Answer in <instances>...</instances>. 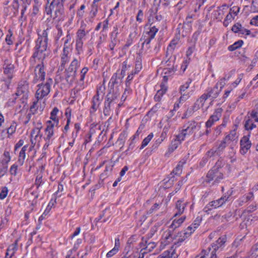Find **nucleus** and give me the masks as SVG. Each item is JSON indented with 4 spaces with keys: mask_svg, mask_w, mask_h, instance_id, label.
<instances>
[{
    "mask_svg": "<svg viewBox=\"0 0 258 258\" xmlns=\"http://www.w3.org/2000/svg\"><path fill=\"white\" fill-rule=\"evenodd\" d=\"M248 118L252 119L254 122H258V112L256 110H252Z\"/></svg>",
    "mask_w": 258,
    "mask_h": 258,
    "instance_id": "a19ab883",
    "label": "nucleus"
},
{
    "mask_svg": "<svg viewBox=\"0 0 258 258\" xmlns=\"http://www.w3.org/2000/svg\"><path fill=\"white\" fill-rule=\"evenodd\" d=\"M191 83V81L189 80L186 82L183 85L180 86V93L182 94L184 93V92L187 89L189 86V84Z\"/></svg>",
    "mask_w": 258,
    "mask_h": 258,
    "instance_id": "a18cd8bd",
    "label": "nucleus"
},
{
    "mask_svg": "<svg viewBox=\"0 0 258 258\" xmlns=\"http://www.w3.org/2000/svg\"><path fill=\"white\" fill-rule=\"evenodd\" d=\"M208 96L205 94H203L199 99H198L193 107V110L197 111L202 108L206 101L208 99Z\"/></svg>",
    "mask_w": 258,
    "mask_h": 258,
    "instance_id": "aec40b11",
    "label": "nucleus"
},
{
    "mask_svg": "<svg viewBox=\"0 0 258 258\" xmlns=\"http://www.w3.org/2000/svg\"><path fill=\"white\" fill-rule=\"evenodd\" d=\"M132 138H131L129 140V141H130V143L129 144L128 148L127 150H126V151H125L126 154L128 153V151L132 150L135 147V137H133Z\"/></svg>",
    "mask_w": 258,
    "mask_h": 258,
    "instance_id": "49530a36",
    "label": "nucleus"
},
{
    "mask_svg": "<svg viewBox=\"0 0 258 258\" xmlns=\"http://www.w3.org/2000/svg\"><path fill=\"white\" fill-rule=\"evenodd\" d=\"M127 134L126 132H123L122 133H121L120 135H119V136L118 138V142H120L119 144H121L122 145V147H123L124 144V142H125V139L126 138H127Z\"/></svg>",
    "mask_w": 258,
    "mask_h": 258,
    "instance_id": "4c0bfd02",
    "label": "nucleus"
},
{
    "mask_svg": "<svg viewBox=\"0 0 258 258\" xmlns=\"http://www.w3.org/2000/svg\"><path fill=\"white\" fill-rule=\"evenodd\" d=\"M41 130L36 128L35 127H34V128L32 130L31 133V146L30 147L29 150H31L32 148L34 147V145L35 144V141L37 139V138L40 135Z\"/></svg>",
    "mask_w": 258,
    "mask_h": 258,
    "instance_id": "5701e85b",
    "label": "nucleus"
},
{
    "mask_svg": "<svg viewBox=\"0 0 258 258\" xmlns=\"http://www.w3.org/2000/svg\"><path fill=\"white\" fill-rule=\"evenodd\" d=\"M201 125L199 123L195 121L189 122L187 124L184 126V128L176 135L177 138L182 141H184L186 138L195 133L197 131L200 130Z\"/></svg>",
    "mask_w": 258,
    "mask_h": 258,
    "instance_id": "f03ea898",
    "label": "nucleus"
},
{
    "mask_svg": "<svg viewBox=\"0 0 258 258\" xmlns=\"http://www.w3.org/2000/svg\"><path fill=\"white\" fill-rule=\"evenodd\" d=\"M45 75V72L43 63L38 64L35 69L34 82L37 83L38 81L44 80Z\"/></svg>",
    "mask_w": 258,
    "mask_h": 258,
    "instance_id": "1a4fd4ad",
    "label": "nucleus"
},
{
    "mask_svg": "<svg viewBox=\"0 0 258 258\" xmlns=\"http://www.w3.org/2000/svg\"><path fill=\"white\" fill-rule=\"evenodd\" d=\"M47 33L39 34L36 46V50L33 54L34 57L43 60L49 54V50L47 49Z\"/></svg>",
    "mask_w": 258,
    "mask_h": 258,
    "instance_id": "f257e3e1",
    "label": "nucleus"
},
{
    "mask_svg": "<svg viewBox=\"0 0 258 258\" xmlns=\"http://www.w3.org/2000/svg\"><path fill=\"white\" fill-rule=\"evenodd\" d=\"M240 8L238 6H233L230 9L229 13L231 14H234V16H236L238 15L239 12Z\"/></svg>",
    "mask_w": 258,
    "mask_h": 258,
    "instance_id": "de8ad7c7",
    "label": "nucleus"
},
{
    "mask_svg": "<svg viewBox=\"0 0 258 258\" xmlns=\"http://www.w3.org/2000/svg\"><path fill=\"white\" fill-rule=\"evenodd\" d=\"M81 232V228L77 227L75 230V231L70 235V238L71 239H73L75 236L78 235Z\"/></svg>",
    "mask_w": 258,
    "mask_h": 258,
    "instance_id": "e2e57ef3",
    "label": "nucleus"
},
{
    "mask_svg": "<svg viewBox=\"0 0 258 258\" xmlns=\"http://www.w3.org/2000/svg\"><path fill=\"white\" fill-rule=\"evenodd\" d=\"M156 33H145L144 36V41L143 43L149 44L152 39H153L155 36Z\"/></svg>",
    "mask_w": 258,
    "mask_h": 258,
    "instance_id": "e433bc0d",
    "label": "nucleus"
},
{
    "mask_svg": "<svg viewBox=\"0 0 258 258\" xmlns=\"http://www.w3.org/2000/svg\"><path fill=\"white\" fill-rule=\"evenodd\" d=\"M219 247L217 244H214L212 246V248H209V250L211 251L210 256L207 253L206 250H203L200 254L195 258H217L216 254V251Z\"/></svg>",
    "mask_w": 258,
    "mask_h": 258,
    "instance_id": "f8f14e48",
    "label": "nucleus"
},
{
    "mask_svg": "<svg viewBox=\"0 0 258 258\" xmlns=\"http://www.w3.org/2000/svg\"><path fill=\"white\" fill-rule=\"evenodd\" d=\"M180 39V33H176L174 38L172 39L167 48V53L171 54L175 49L176 45L178 43Z\"/></svg>",
    "mask_w": 258,
    "mask_h": 258,
    "instance_id": "6ab92c4d",
    "label": "nucleus"
},
{
    "mask_svg": "<svg viewBox=\"0 0 258 258\" xmlns=\"http://www.w3.org/2000/svg\"><path fill=\"white\" fill-rule=\"evenodd\" d=\"M3 68L4 73L7 75L9 78H11L14 71V66L12 63V61L9 59L6 60L3 65Z\"/></svg>",
    "mask_w": 258,
    "mask_h": 258,
    "instance_id": "dca6fc26",
    "label": "nucleus"
},
{
    "mask_svg": "<svg viewBox=\"0 0 258 258\" xmlns=\"http://www.w3.org/2000/svg\"><path fill=\"white\" fill-rule=\"evenodd\" d=\"M118 251V250H116V249L112 248L111 250L107 253L106 257H111L115 255Z\"/></svg>",
    "mask_w": 258,
    "mask_h": 258,
    "instance_id": "052dcab7",
    "label": "nucleus"
},
{
    "mask_svg": "<svg viewBox=\"0 0 258 258\" xmlns=\"http://www.w3.org/2000/svg\"><path fill=\"white\" fill-rule=\"evenodd\" d=\"M251 255L253 256H257L258 255V242L252 247Z\"/></svg>",
    "mask_w": 258,
    "mask_h": 258,
    "instance_id": "5fc2aeb1",
    "label": "nucleus"
},
{
    "mask_svg": "<svg viewBox=\"0 0 258 258\" xmlns=\"http://www.w3.org/2000/svg\"><path fill=\"white\" fill-rule=\"evenodd\" d=\"M52 82V80L49 79L45 84L38 85V88L36 93V96L37 99H41L49 94Z\"/></svg>",
    "mask_w": 258,
    "mask_h": 258,
    "instance_id": "20e7f679",
    "label": "nucleus"
},
{
    "mask_svg": "<svg viewBox=\"0 0 258 258\" xmlns=\"http://www.w3.org/2000/svg\"><path fill=\"white\" fill-rule=\"evenodd\" d=\"M228 79H226V78L224 77L220 79L218 82L217 83L216 85L218 86H220V88L222 90L226 84V82L227 81Z\"/></svg>",
    "mask_w": 258,
    "mask_h": 258,
    "instance_id": "8fccbe9b",
    "label": "nucleus"
},
{
    "mask_svg": "<svg viewBox=\"0 0 258 258\" xmlns=\"http://www.w3.org/2000/svg\"><path fill=\"white\" fill-rule=\"evenodd\" d=\"M229 197L227 196H224L220 199L213 201L214 204H215V208H219L222 206L228 200Z\"/></svg>",
    "mask_w": 258,
    "mask_h": 258,
    "instance_id": "7c9ffc66",
    "label": "nucleus"
},
{
    "mask_svg": "<svg viewBox=\"0 0 258 258\" xmlns=\"http://www.w3.org/2000/svg\"><path fill=\"white\" fill-rule=\"evenodd\" d=\"M187 204V202H184L182 200L178 201L176 204L174 215H175V216H182L181 215L183 213Z\"/></svg>",
    "mask_w": 258,
    "mask_h": 258,
    "instance_id": "2eb2a0df",
    "label": "nucleus"
},
{
    "mask_svg": "<svg viewBox=\"0 0 258 258\" xmlns=\"http://www.w3.org/2000/svg\"><path fill=\"white\" fill-rule=\"evenodd\" d=\"M18 166L15 164L11 166L10 170L11 174L15 176L17 173Z\"/></svg>",
    "mask_w": 258,
    "mask_h": 258,
    "instance_id": "6e6d98bb",
    "label": "nucleus"
},
{
    "mask_svg": "<svg viewBox=\"0 0 258 258\" xmlns=\"http://www.w3.org/2000/svg\"><path fill=\"white\" fill-rule=\"evenodd\" d=\"M243 42L242 40H238L234 42L233 44L229 45L228 47V49L230 51H233L237 49L240 48Z\"/></svg>",
    "mask_w": 258,
    "mask_h": 258,
    "instance_id": "2f4dec72",
    "label": "nucleus"
},
{
    "mask_svg": "<svg viewBox=\"0 0 258 258\" xmlns=\"http://www.w3.org/2000/svg\"><path fill=\"white\" fill-rule=\"evenodd\" d=\"M11 158L10 154L8 151H5L4 153V157L2 160V163L3 164H8V163L11 161Z\"/></svg>",
    "mask_w": 258,
    "mask_h": 258,
    "instance_id": "c9c22d12",
    "label": "nucleus"
},
{
    "mask_svg": "<svg viewBox=\"0 0 258 258\" xmlns=\"http://www.w3.org/2000/svg\"><path fill=\"white\" fill-rule=\"evenodd\" d=\"M54 4H55V2H54V1L51 2L50 6H49V8H47L46 7V12L47 14H51L52 10H53V9H54V8H55Z\"/></svg>",
    "mask_w": 258,
    "mask_h": 258,
    "instance_id": "4d7b16f0",
    "label": "nucleus"
},
{
    "mask_svg": "<svg viewBox=\"0 0 258 258\" xmlns=\"http://www.w3.org/2000/svg\"><path fill=\"white\" fill-rule=\"evenodd\" d=\"M195 230H194V226L191 224V225L189 226L184 231V232L183 233V237L181 238H180L179 239L180 241H183L186 238H187L188 236L190 235L191 233H192Z\"/></svg>",
    "mask_w": 258,
    "mask_h": 258,
    "instance_id": "c85d7f7f",
    "label": "nucleus"
},
{
    "mask_svg": "<svg viewBox=\"0 0 258 258\" xmlns=\"http://www.w3.org/2000/svg\"><path fill=\"white\" fill-rule=\"evenodd\" d=\"M57 127L52 124L50 121L46 122V127L44 129V140L45 141H52L55 138L54 131Z\"/></svg>",
    "mask_w": 258,
    "mask_h": 258,
    "instance_id": "423d86ee",
    "label": "nucleus"
},
{
    "mask_svg": "<svg viewBox=\"0 0 258 258\" xmlns=\"http://www.w3.org/2000/svg\"><path fill=\"white\" fill-rule=\"evenodd\" d=\"M221 90L217 85H215L213 88H209L207 90V93L205 94L208 96V98H211L213 100L218 96Z\"/></svg>",
    "mask_w": 258,
    "mask_h": 258,
    "instance_id": "a211bd4d",
    "label": "nucleus"
},
{
    "mask_svg": "<svg viewBox=\"0 0 258 258\" xmlns=\"http://www.w3.org/2000/svg\"><path fill=\"white\" fill-rule=\"evenodd\" d=\"M144 14L142 10H140L139 11L138 15L137 16L136 20L139 23L142 22V18L143 17Z\"/></svg>",
    "mask_w": 258,
    "mask_h": 258,
    "instance_id": "bf43d9fd",
    "label": "nucleus"
},
{
    "mask_svg": "<svg viewBox=\"0 0 258 258\" xmlns=\"http://www.w3.org/2000/svg\"><path fill=\"white\" fill-rule=\"evenodd\" d=\"M243 27L239 23L235 24L232 27V31H233V32H243Z\"/></svg>",
    "mask_w": 258,
    "mask_h": 258,
    "instance_id": "ea45409f",
    "label": "nucleus"
},
{
    "mask_svg": "<svg viewBox=\"0 0 258 258\" xmlns=\"http://www.w3.org/2000/svg\"><path fill=\"white\" fill-rule=\"evenodd\" d=\"M215 204H214L213 201L210 202L204 208V211L205 212H208L209 211H211L213 209H216L217 208H215Z\"/></svg>",
    "mask_w": 258,
    "mask_h": 258,
    "instance_id": "c03bdc74",
    "label": "nucleus"
},
{
    "mask_svg": "<svg viewBox=\"0 0 258 258\" xmlns=\"http://www.w3.org/2000/svg\"><path fill=\"white\" fill-rule=\"evenodd\" d=\"M78 65V61L77 59H74L71 62V66L67 71L66 80L67 82L70 84H72L75 79Z\"/></svg>",
    "mask_w": 258,
    "mask_h": 258,
    "instance_id": "0eeeda50",
    "label": "nucleus"
},
{
    "mask_svg": "<svg viewBox=\"0 0 258 258\" xmlns=\"http://www.w3.org/2000/svg\"><path fill=\"white\" fill-rule=\"evenodd\" d=\"M159 208V205L156 203L155 204L149 211L150 214L152 213L154 211L157 210Z\"/></svg>",
    "mask_w": 258,
    "mask_h": 258,
    "instance_id": "338daca9",
    "label": "nucleus"
},
{
    "mask_svg": "<svg viewBox=\"0 0 258 258\" xmlns=\"http://www.w3.org/2000/svg\"><path fill=\"white\" fill-rule=\"evenodd\" d=\"M223 179L222 173L217 168H214L209 171L207 175V178L205 181L212 184L219 183Z\"/></svg>",
    "mask_w": 258,
    "mask_h": 258,
    "instance_id": "39448f33",
    "label": "nucleus"
},
{
    "mask_svg": "<svg viewBox=\"0 0 258 258\" xmlns=\"http://www.w3.org/2000/svg\"><path fill=\"white\" fill-rule=\"evenodd\" d=\"M222 111V109L221 108H218L216 109L213 115L210 116L211 120H213L215 121H218L221 116Z\"/></svg>",
    "mask_w": 258,
    "mask_h": 258,
    "instance_id": "473e14b6",
    "label": "nucleus"
},
{
    "mask_svg": "<svg viewBox=\"0 0 258 258\" xmlns=\"http://www.w3.org/2000/svg\"><path fill=\"white\" fill-rule=\"evenodd\" d=\"M186 218V216L185 215L175 216V215H174L171 219V223H169V228L172 230H174L182 225Z\"/></svg>",
    "mask_w": 258,
    "mask_h": 258,
    "instance_id": "6e6552de",
    "label": "nucleus"
},
{
    "mask_svg": "<svg viewBox=\"0 0 258 258\" xmlns=\"http://www.w3.org/2000/svg\"><path fill=\"white\" fill-rule=\"evenodd\" d=\"M142 65L141 62L139 60L136 61L135 65V69L134 70V74L138 73L142 69Z\"/></svg>",
    "mask_w": 258,
    "mask_h": 258,
    "instance_id": "3c124183",
    "label": "nucleus"
},
{
    "mask_svg": "<svg viewBox=\"0 0 258 258\" xmlns=\"http://www.w3.org/2000/svg\"><path fill=\"white\" fill-rule=\"evenodd\" d=\"M59 112V109L57 107H54L50 113V120L47 121H50L52 125L58 127L59 123L58 114Z\"/></svg>",
    "mask_w": 258,
    "mask_h": 258,
    "instance_id": "f3484780",
    "label": "nucleus"
},
{
    "mask_svg": "<svg viewBox=\"0 0 258 258\" xmlns=\"http://www.w3.org/2000/svg\"><path fill=\"white\" fill-rule=\"evenodd\" d=\"M256 208H257L256 205H251L247 208V210L243 213V214L244 216H245L246 215L247 213L252 212L253 211H254L255 210H256Z\"/></svg>",
    "mask_w": 258,
    "mask_h": 258,
    "instance_id": "864d4df0",
    "label": "nucleus"
},
{
    "mask_svg": "<svg viewBox=\"0 0 258 258\" xmlns=\"http://www.w3.org/2000/svg\"><path fill=\"white\" fill-rule=\"evenodd\" d=\"M249 135L244 136L240 141V151L242 154L246 153L251 147V142L249 141Z\"/></svg>",
    "mask_w": 258,
    "mask_h": 258,
    "instance_id": "ddd939ff",
    "label": "nucleus"
},
{
    "mask_svg": "<svg viewBox=\"0 0 258 258\" xmlns=\"http://www.w3.org/2000/svg\"><path fill=\"white\" fill-rule=\"evenodd\" d=\"M24 143V142L23 140H20L15 146V151L16 152L18 149L22 147Z\"/></svg>",
    "mask_w": 258,
    "mask_h": 258,
    "instance_id": "69168bd1",
    "label": "nucleus"
},
{
    "mask_svg": "<svg viewBox=\"0 0 258 258\" xmlns=\"http://www.w3.org/2000/svg\"><path fill=\"white\" fill-rule=\"evenodd\" d=\"M16 128V123L15 122H12L11 126L8 128V134L10 135H13L15 132Z\"/></svg>",
    "mask_w": 258,
    "mask_h": 258,
    "instance_id": "79ce46f5",
    "label": "nucleus"
},
{
    "mask_svg": "<svg viewBox=\"0 0 258 258\" xmlns=\"http://www.w3.org/2000/svg\"><path fill=\"white\" fill-rule=\"evenodd\" d=\"M242 79V75L241 74L239 75L236 80L233 83H232L229 87L231 88L232 89L235 88L240 83L241 80Z\"/></svg>",
    "mask_w": 258,
    "mask_h": 258,
    "instance_id": "58836bf2",
    "label": "nucleus"
},
{
    "mask_svg": "<svg viewBox=\"0 0 258 258\" xmlns=\"http://www.w3.org/2000/svg\"><path fill=\"white\" fill-rule=\"evenodd\" d=\"M194 51V47H189L188 49L187 50L186 52V58H190V56L192 54L193 52Z\"/></svg>",
    "mask_w": 258,
    "mask_h": 258,
    "instance_id": "680f3d73",
    "label": "nucleus"
},
{
    "mask_svg": "<svg viewBox=\"0 0 258 258\" xmlns=\"http://www.w3.org/2000/svg\"><path fill=\"white\" fill-rule=\"evenodd\" d=\"M28 84L26 83H24L23 84H20L19 85L16 95L21 97V98L25 100L27 99L28 97Z\"/></svg>",
    "mask_w": 258,
    "mask_h": 258,
    "instance_id": "9d476101",
    "label": "nucleus"
},
{
    "mask_svg": "<svg viewBox=\"0 0 258 258\" xmlns=\"http://www.w3.org/2000/svg\"><path fill=\"white\" fill-rule=\"evenodd\" d=\"M161 89L159 90L154 96V99L156 101H160L163 95L166 92L167 87L165 83H162L160 85Z\"/></svg>",
    "mask_w": 258,
    "mask_h": 258,
    "instance_id": "412c9836",
    "label": "nucleus"
},
{
    "mask_svg": "<svg viewBox=\"0 0 258 258\" xmlns=\"http://www.w3.org/2000/svg\"><path fill=\"white\" fill-rule=\"evenodd\" d=\"M227 145L228 144L223 140L219 143L216 150L211 149L208 152L207 155L210 157H212L215 154L219 156L220 155Z\"/></svg>",
    "mask_w": 258,
    "mask_h": 258,
    "instance_id": "4468645a",
    "label": "nucleus"
},
{
    "mask_svg": "<svg viewBox=\"0 0 258 258\" xmlns=\"http://www.w3.org/2000/svg\"><path fill=\"white\" fill-rule=\"evenodd\" d=\"M244 126L245 130L248 131H251L252 129L256 127V125L252 119L246 118L245 120Z\"/></svg>",
    "mask_w": 258,
    "mask_h": 258,
    "instance_id": "cd10ccee",
    "label": "nucleus"
},
{
    "mask_svg": "<svg viewBox=\"0 0 258 258\" xmlns=\"http://www.w3.org/2000/svg\"><path fill=\"white\" fill-rule=\"evenodd\" d=\"M181 142L182 141L179 140L177 138V136H176L175 139H174V140L172 141L169 148L168 151L170 153L172 152L178 147V146L181 144Z\"/></svg>",
    "mask_w": 258,
    "mask_h": 258,
    "instance_id": "c756f323",
    "label": "nucleus"
},
{
    "mask_svg": "<svg viewBox=\"0 0 258 258\" xmlns=\"http://www.w3.org/2000/svg\"><path fill=\"white\" fill-rule=\"evenodd\" d=\"M171 232L170 230L165 231L162 234L160 239V248H164L165 246L169 244L172 241Z\"/></svg>",
    "mask_w": 258,
    "mask_h": 258,
    "instance_id": "9b49d317",
    "label": "nucleus"
},
{
    "mask_svg": "<svg viewBox=\"0 0 258 258\" xmlns=\"http://www.w3.org/2000/svg\"><path fill=\"white\" fill-rule=\"evenodd\" d=\"M224 140L228 144L230 145L231 147L229 150V158L231 159V162H234L235 159V151L233 147L235 145L238 140V135H237V132L235 130L231 131L224 139Z\"/></svg>",
    "mask_w": 258,
    "mask_h": 258,
    "instance_id": "7ed1b4c3",
    "label": "nucleus"
},
{
    "mask_svg": "<svg viewBox=\"0 0 258 258\" xmlns=\"http://www.w3.org/2000/svg\"><path fill=\"white\" fill-rule=\"evenodd\" d=\"M202 218L200 217H197L194 221L192 225L194 226V230H196L200 225Z\"/></svg>",
    "mask_w": 258,
    "mask_h": 258,
    "instance_id": "603ef678",
    "label": "nucleus"
},
{
    "mask_svg": "<svg viewBox=\"0 0 258 258\" xmlns=\"http://www.w3.org/2000/svg\"><path fill=\"white\" fill-rule=\"evenodd\" d=\"M252 199L253 194L251 192H249L247 194L244 195L241 198L238 200V204L239 206H242L244 203H246L248 201Z\"/></svg>",
    "mask_w": 258,
    "mask_h": 258,
    "instance_id": "a878e982",
    "label": "nucleus"
},
{
    "mask_svg": "<svg viewBox=\"0 0 258 258\" xmlns=\"http://www.w3.org/2000/svg\"><path fill=\"white\" fill-rule=\"evenodd\" d=\"M88 71V69L87 68H84L82 70V71L81 72V78H80L81 81H84L85 75L87 73Z\"/></svg>",
    "mask_w": 258,
    "mask_h": 258,
    "instance_id": "13d9d810",
    "label": "nucleus"
},
{
    "mask_svg": "<svg viewBox=\"0 0 258 258\" xmlns=\"http://www.w3.org/2000/svg\"><path fill=\"white\" fill-rule=\"evenodd\" d=\"M28 147V146L27 145L23 146L19 153L18 162L21 166L24 163V161L26 158L25 152L27 149Z\"/></svg>",
    "mask_w": 258,
    "mask_h": 258,
    "instance_id": "b1692460",
    "label": "nucleus"
},
{
    "mask_svg": "<svg viewBox=\"0 0 258 258\" xmlns=\"http://www.w3.org/2000/svg\"><path fill=\"white\" fill-rule=\"evenodd\" d=\"M8 193V189L7 187H4L0 193V199H4L7 196Z\"/></svg>",
    "mask_w": 258,
    "mask_h": 258,
    "instance_id": "09e8293b",
    "label": "nucleus"
},
{
    "mask_svg": "<svg viewBox=\"0 0 258 258\" xmlns=\"http://www.w3.org/2000/svg\"><path fill=\"white\" fill-rule=\"evenodd\" d=\"M153 137V134H150L146 138H145L142 143L141 146L140 147V149L142 150L144 149L146 146L148 145L149 143L151 141Z\"/></svg>",
    "mask_w": 258,
    "mask_h": 258,
    "instance_id": "72a5a7b5",
    "label": "nucleus"
},
{
    "mask_svg": "<svg viewBox=\"0 0 258 258\" xmlns=\"http://www.w3.org/2000/svg\"><path fill=\"white\" fill-rule=\"evenodd\" d=\"M185 163L186 160L185 159H182L179 161L177 165L173 169L172 173L174 174L175 175H179L182 172V167Z\"/></svg>",
    "mask_w": 258,
    "mask_h": 258,
    "instance_id": "bb28decb",
    "label": "nucleus"
},
{
    "mask_svg": "<svg viewBox=\"0 0 258 258\" xmlns=\"http://www.w3.org/2000/svg\"><path fill=\"white\" fill-rule=\"evenodd\" d=\"M250 24L255 26H258V16L253 17L250 21Z\"/></svg>",
    "mask_w": 258,
    "mask_h": 258,
    "instance_id": "774afa93",
    "label": "nucleus"
},
{
    "mask_svg": "<svg viewBox=\"0 0 258 258\" xmlns=\"http://www.w3.org/2000/svg\"><path fill=\"white\" fill-rule=\"evenodd\" d=\"M190 61V58H185L183 61L182 64L181 66V70L182 71V72H184L186 70L188 64Z\"/></svg>",
    "mask_w": 258,
    "mask_h": 258,
    "instance_id": "37998d69",
    "label": "nucleus"
},
{
    "mask_svg": "<svg viewBox=\"0 0 258 258\" xmlns=\"http://www.w3.org/2000/svg\"><path fill=\"white\" fill-rule=\"evenodd\" d=\"M16 250V246L15 245H12L10 246L7 250L5 258H11L14 254Z\"/></svg>",
    "mask_w": 258,
    "mask_h": 258,
    "instance_id": "f704fd0d",
    "label": "nucleus"
},
{
    "mask_svg": "<svg viewBox=\"0 0 258 258\" xmlns=\"http://www.w3.org/2000/svg\"><path fill=\"white\" fill-rule=\"evenodd\" d=\"M101 101V99H100V97L98 94L93 97L92 101V105L91 107L93 111H95L97 109L99 106Z\"/></svg>",
    "mask_w": 258,
    "mask_h": 258,
    "instance_id": "393cba45",
    "label": "nucleus"
},
{
    "mask_svg": "<svg viewBox=\"0 0 258 258\" xmlns=\"http://www.w3.org/2000/svg\"><path fill=\"white\" fill-rule=\"evenodd\" d=\"M71 49L68 46H64L61 56V66H64L69 60Z\"/></svg>",
    "mask_w": 258,
    "mask_h": 258,
    "instance_id": "4be33fe9",
    "label": "nucleus"
},
{
    "mask_svg": "<svg viewBox=\"0 0 258 258\" xmlns=\"http://www.w3.org/2000/svg\"><path fill=\"white\" fill-rule=\"evenodd\" d=\"M232 90L233 89L231 88H230V87H229L228 89L225 91V93L223 96V99H224V101L229 96V94Z\"/></svg>",
    "mask_w": 258,
    "mask_h": 258,
    "instance_id": "0e129e2a",
    "label": "nucleus"
}]
</instances>
